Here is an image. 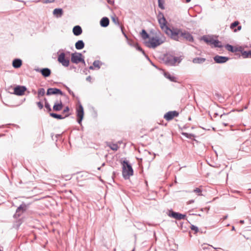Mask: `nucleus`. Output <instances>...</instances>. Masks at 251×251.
<instances>
[{"label": "nucleus", "mask_w": 251, "mask_h": 251, "mask_svg": "<svg viewBox=\"0 0 251 251\" xmlns=\"http://www.w3.org/2000/svg\"><path fill=\"white\" fill-rule=\"evenodd\" d=\"M188 120H189V121H191V117H189Z\"/></svg>", "instance_id": "60"}, {"label": "nucleus", "mask_w": 251, "mask_h": 251, "mask_svg": "<svg viewBox=\"0 0 251 251\" xmlns=\"http://www.w3.org/2000/svg\"><path fill=\"white\" fill-rule=\"evenodd\" d=\"M45 90L43 88H40L38 91V97L43 96L45 95Z\"/></svg>", "instance_id": "36"}, {"label": "nucleus", "mask_w": 251, "mask_h": 251, "mask_svg": "<svg viewBox=\"0 0 251 251\" xmlns=\"http://www.w3.org/2000/svg\"><path fill=\"white\" fill-rule=\"evenodd\" d=\"M218 115H219V114H218V113H217V112H216V113H214V117H216Z\"/></svg>", "instance_id": "52"}, {"label": "nucleus", "mask_w": 251, "mask_h": 251, "mask_svg": "<svg viewBox=\"0 0 251 251\" xmlns=\"http://www.w3.org/2000/svg\"><path fill=\"white\" fill-rule=\"evenodd\" d=\"M136 50L142 52V53L149 59L150 60L148 56L146 55V53L145 52L144 50L142 49V48L138 45V44H136L135 46Z\"/></svg>", "instance_id": "32"}, {"label": "nucleus", "mask_w": 251, "mask_h": 251, "mask_svg": "<svg viewBox=\"0 0 251 251\" xmlns=\"http://www.w3.org/2000/svg\"><path fill=\"white\" fill-rule=\"evenodd\" d=\"M53 14L54 15L56 16L57 17H61L63 14V10L61 8H56L54 9L53 11Z\"/></svg>", "instance_id": "27"}, {"label": "nucleus", "mask_w": 251, "mask_h": 251, "mask_svg": "<svg viewBox=\"0 0 251 251\" xmlns=\"http://www.w3.org/2000/svg\"><path fill=\"white\" fill-rule=\"evenodd\" d=\"M213 59L216 63L222 64L226 62L229 59V58L226 56L216 55L214 57Z\"/></svg>", "instance_id": "13"}, {"label": "nucleus", "mask_w": 251, "mask_h": 251, "mask_svg": "<svg viewBox=\"0 0 251 251\" xmlns=\"http://www.w3.org/2000/svg\"><path fill=\"white\" fill-rule=\"evenodd\" d=\"M37 106H38V107H39L40 109H42V108H43V103H42L41 102H40V101L37 102Z\"/></svg>", "instance_id": "43"}, {"label": "nucleus", "mask_w": 251, "mask_h": 251, "mask_svg": "<svg viewBox=\"0 0 251 251\" xmlns=\"http://www.w3.org/2000/svg\"><path fill=\"white\" fill-rule=\"evenodd\" d=\"M240 223H241V224H243L244 223V221L243 220H241L240 221Z\"/></svg>", "instance_id": "54"}, {"label": "nucleus", "mask_w": 251, "mask_h": 251, "mask_svg": "<svg viewBox=\"0 0 251 251\" xmlns=\"http://www.w3.org/2000/svg\"><path fill=\"white\" fill-rule=\"evenodd\" d=\"M227 215H226L223 217L222 219H223V220H225L226 219H227Z\"/></svg>", "instance_id": "51"}, {"label": "nucleus", "mask_w": 251, "mask_h": 251, "mask_svg": "<svg viewBox=\"0 0 251 251\" xmlns=\"http://www.w3.org/2000/svg\"><path fill=\"white\" fill-rule=\"evenodd\" d=\"M90 69H92V67H91H91H90Z\"/></svg>", "instance_id": "63"}, {"label": "nucleus", "mask_w": 251, "mask_h": 251, "mask_svg": "<svg viewBox=\"0 0 251 251\" xmlns=\"http://www.w3.org/2000/svg\"><path fill=\"white\" fill-rule=\"evenodd\" d=\"M182 134L188 139H192V137H194L195 136L193 134L188 133L186 132H182Z\"/></svg>", "instance_id": "34"}, {"label": "nucleus", "mask_w": 251, "mask_h": 251, "mask_svg": "<svg viewBox=\"0 0 251 251\" xmlns=\"http://www.w3.org/2000/svg\"><path fill=\"white\" fill-rule=\"evenodd\" d=\"M239 151L246 153H251V138L246 140L240 145Z\"/></svg>", "instance_id": "5"}, {"label": "nucleus", "mask_w": 251, "mask_h": 251, "mask_svg": "<svg viewBox=\"0 0 251 251\" xmlns=\"http://www.w3.org/2000/svg\"><path fill=\"white\" fill-rule=\"evenodd\" d=\"M63 108V104L61 101L60 102L55 103L53 107V109L54 111H58L61 110Z\"/></svg>", "instance_id": "25"}, {"label": "nucleus", "mask_w": 251, "mask_h": 251, "mask_svg": "<svg viewBox=\"0 0 251 251\" xmlns=\"http://www.w3.org/2000/svg\"><path fill=\"white\" fill-rule=\"evenodd\" d=\"M26 88L24 86H17L14 89V94L18 96H22L24 95Z\"/></svg>", "instance_id": "12"}, {"label": "nucleus", "mask_w": 251, "mask_h": 251, "mask_svg": "<svg viewBox=\"0 0 251 251\" xmlns=\"http://www.w3.org/2000/svg\"><path fill=\"white\" fill-rule=\"evenodd\" d=\"M231 230H235V227L234 226H232Z\"/></svg>", "instance_id": "55"}, {"label": "nucleus", "mask_w": 251, "mask_h": 251, "mask_svg": "<svg viewBox=\"0 0 251 251\" xmlns=\"http://www.w3.org/2000/svg\"><path fill=\"white\" fill-rule=\"evenodd\" d=\"M107 2L109 4L113 5L114 3V0H107Z\"/></svg>", "instance_id": "45"}, {"label": "nucleus", "mask_w": 251, "mask_h": 251, "mask_svg": "<svg viewBox=\"0 0 251 251\" xmlns=\"http://www.w3.org/2000/svg\"><path fill=\"white\" fill-rule=\"evenodd\" d=\"M241 53L244 58H251V50H244L242 48Z\"/></svg>", "instance_id": "19"}, {"label": "nucleus", "mask_w": 251, "mask_h": 251, "mask_svg": "<svg viewBox=\"0 0 251 251\" xmlns=\"http://www.w3.org/2000/svg\"><path fill=\"white\" fill-rule=\"evenodd\" d=\"M223 124L225 126H227L228 124L227 123H223Z\"/></svg>", "instance_id": "53"}, {"label": "nucleus", "mask_w": 251, "mask_h": 251, "mask_svg": "<svg viewBox=\"0 0 251 251\" xmlns=\"http://www.w3.org/2000/svg\"><path fill=\"white\" fill-rule=\"evenodd\" d=\"M138 160H140V161H142V158H137Z\"/></svg>", "instance_id": "59"}, {"label": "nucleus", "mask_w": 251, "mask_h": 251, "mask_svg": "<svg viewBox=\"0 0 251 251\" xmlns=\"http://www.w3.org/2000/svg\"><path fill=\"white\" fill-rule=\"evenodd\" d=\"M69 111V108L68 107H66L63 110V113L65 114V116L64 117H67L70 115Z\"/></svg>", "instance_id": "41"}, {"label": "nucleus", "mask_w": 251, "mask_h": 251, "mask_svg": "<svg viewBox=\"0 0 251 251\" xmlns=\"http://www.w3.org/2000/svg\"><path fill=\"white\" fill-rule=\"evenodd\" d=\"M22 64V61L21 59H16L13 60L12 65L15 68H20Z\"/></svg>", "instance_id": "22"}, {"label": "nucleus", "mask_w": 251, "mask_h": 251, "mask_svg": "<svg viewBox=\"0 0 251 251\" xmlns=\"http://www.w3.org/2000/svg\"><path fill=\"white\" fill-rule=\"evenodd\" d=\"M215 96L218 98H220V97L221 96V95L219 93H216Z\"/></svg>", "instance_id": "50"}, {"label": "nucleus", "mask_w": 251, "mask_h": 251, "mask_svg": "<svg viewBox=\"0 0 251 251\" xmlns=\"http://www.w3.org/2000/svg\"><path fill=\"white\" fill-rule=\"evenodd\" d=\"M163 61L168 66H174L177 62L180 63L181 60H179L178 57L174 56L170 54H166L164 55Z\"/></svg>", "instance_id": "4"}, {"label": "nucleus", "mask_w": 251, "mask_h": 251, "mask_svg": "<svg viewBox=\"0 0 251 251\" xmlns=\"http://www.w3.org/2000/svg\"><path fill=\"white\" fill-rule=\"evenodd\" d=\"M165 40V38L164 37L163 38L150 37L149 41L145 42V44L149 48L154 49L163 44Z\"/></svg>", "instance_id": "3"}, {"label": "nucleus", "mask_w": 251, "mask_h": 251, "mask_svg": "<svg viewBox=\"0 0 251 251\" xmlns=\"http://www.w3.org/2000/svg\"><path fill=\"white\" fill-rule=\"evenodd\" d=\"M225 48L229 51L234 53L237 51L241 52L242 51V47H240L239 48H237L236 47L233 46L230 44H226L225 46Z\"/></svg>", "instance_id": "14"}, {"label": "nucleus", "mask_w": 251, "mask_h": 251, "mask_svg": "<svg viewBox=\"0 0 251 251\" xmlns=\"http://www.w3.org/2000/svg\"><path fill=\"white\" fill-rule=\"evenodd\" d=\"M73 32L75 35L79 36L82 33V30L79 25H76L74 27Z\"/></svg>", "instance_id": "18"}, {"label": "nucleus", "mask_w": 251, "mask_h": 251, "mask_svg": "<svg viewBox=\"0 0 251 251\" xmlns=\"http://www.w3.org/2000/svg\"><path fill=\"white\" fill-rule=\"evenodd\" d=\"M169 216L178 220L184 219L186 217L185 214H183L178 212H175L173 210L170 212Z\"/></svg>", "instance_id": "11"}, {"label": "nucleus", "mask_w": 251, "mask_h": 251, "mask_svg": "<svg viewBox=\"0 0 251 251\" xmlns=\"http://www.w3.org/2000/svg\"><path fill=\"white\" fill-rule=\"evenodd\" d=\"M194 200H191L190 201H188V204H191V203H194Z\"/></svg>", "instance_id": "48"}, {"label": "nucleus", "mask_w": 251, "mask_h": 251, "mask_svg": "<svg viewBox=\"0 0 251 251\" xmlns=\"http://www.w3.org/2000/svg\"><path fill=\"white\" fill-rule=\"evenodd\" d=\"M164 75L165 77L169 79L172 82H176L177 81L176 78L175 76L171 75L169 72H165L164 73Z\"/></svg>", "instance_id": "21"}, {"label": "nucleus", "mask_w": 251, "mask_h": 251, "mask_svg": "<svg viewBox=\"0 0 251 251\" xmlns=\"http://www.w3.org/2000/svg\"><path fill=\"white\" fill-rule=\"evenodd\" d=\"M202 186H201L200 187L198 188H196L195 189L193 190L192 191L194 193H197L198 196H202V189H201Z\"/></svg>", "instance_id": "30"}, {"label": "nucleus", "mask_w": 251, "mask_h": 251, "mask_svg": "<svg viewBox=\"0 0 251 251\" xmlns=\"http://www.w3.org/2000/svg\"><path fill=\"white\" fill-rule=\"evenodd\" d=\"M76 113L77 122L79 124H81V121L83 119L84 116L83 108L81 105H79L76 108Z\"/></svg>", "instance_id": "10"}, {"label": "nucleus", "mask_w": 251, "mask_h": 251, "mask_svg": "<svg viewBox=\"0 0 251 251\" xmlns=\"http://www.w3.org/2000/svg\"><path fill=\"white\" fill-rule=\"evenodd\" d=\"M213 44L215 48H222L223 46L221 44V42L218 40L215 39L213 40Z\"/></svg>", "instance_id": "31"}, {"label": "nucleus", "mask_w": 251, "mask_h": 251, "mask_svg": "<svg viewBox=\"0 0 251 251\" xmlns=\"http://www.w3.org/2000/svg\"><path fill=\"white\" fill-rule=\"evenodd\" d=\"M25 206L21 205L20 206H19L16 212L18 213V212H21L22 213H23L24 211H25Z\"/></svg>", "instance_id": "39"}, {"label": "nucleus", "mask_w": 251, "mask_h": 251, "mask_svg": "<svg viewBox=\"0 0 251 251\" xmlns=\"http://www.w3.org/2000/svg\"><path fill=\"white\" fill-rule=\"evenodd\" d=\"M121 30H122V32H123V33L124 34L126 38H127V36H126V35L125 33V32H124V31H123V27L121 26Z\"/></svg>", "instance_id": "49"}, {"label": "nucleus", "mask_w": 251, "mask_h": 251, "mask_svg": "<svg viewBox=\"0 0 251 251\" xmlns=\"http://www.w3.org/2000/svg\"><path fill=\"white\" fill-rule=\"evenodd\" d=\"M205 58L202 57H196L193 59V62L195 64H201L205 61Z\"/></svg>", "instance_id": "26"}, {"label": "nucleus", "mask_w": 251, "mask_h": 251, "mask_svg": "<svg viewBox=\"0 0 251 251\" xmlns=\"http://www.w3.org/2000/svg\"><path fill=\"white\" fill-rule=\"evenodd\" d=\"M75 47L76 49L81 50L84 48V44L82 40H79L75 43Z\"/></svg>", "instance_id": "28"}, {"label": "nucleus", "mask_w": 251, "mask_h": 251, "mask_svg": "<svg viewBox=\"0 0 251 251\" xmlns=\"http://www.w3.org/2000/svg\"><path fill=\"white\" fill-rule=\"evenodd\" d=\"M201 210L202 211H204L207 213L209 210V207H205L204 208H201Z\"/></svg>", "instance_id": "44"}, {"label": "nucleus", "mask_w": 251, "mask_h": 251, "mask_svg": "<svg viewBox=\"0 0 251 251\" xmlns=\"http://www.w3.org/2000/svg\"><path fill=\"white\" fill-rule=\"evenodd\" d=\"M193 215H198V216H201V215L200 214H193Z\"/></svg>", "instance_id": "58"}, {"label": "nucleus", "mask_w": 251, "mask_h": 251, "mask_svg": "<svg viewBox=\"0 0 251 251\" xmlns=\"http://www.w3.org/2000/svg\"><path fill=\"white\" fill-rule=\"evenodd\" d=\"M0 251H2L0 249Z\"/></svg>", "instance_id": "64"}, {"label": "nucleus", "mask_w": 251, "mask_h": 251, "mask_svg": "<svg viewBox=\"0 0 251 251\" xmlns=\"http://www.w3.org/2000/svg\"><path fill=\"white\" fill-rule=\"evenodd\" d=\"M112 22L116 25L119 26L120 22L119 21L118 18L116 16L112 17L111 18Z\"/></svg>", "instance_id": "35"}, {"label": "nucleus", "mask_w": 251, "mask_h": 251, "mask_svg": "<svg viewBox=\"0 0 251 251\" xmlns=\"http://www.w3.org/2000/svg\"><path fill=\"white\" fill-rule=\"evenodd\" d=\"M53 94L63 95L62 91L57 88H49L47 90V95H50Z\"/></svg>", "instance_id": "16"}, {"label": "nucleus", "mask_w": 251, "mask_h": 251, "mask_svg": "<svg viewBox=\"0 0 251 251\" xmlns=\"http://www.w3.org/2000/svg\"><path fill=\"white\" fill-rule=\"evenodd\" d=\"M158 6L161 9H164L165 7L164 6V0H158Z\"/></svg>", "instance_id": "37"}, {"label": "nucleus", "mask_w": 251, "mask_h": 251, "mask_svg": "<svg viewBox=\"0 0 251 251\" xmlns=\"http://www.w3.org/2000/svg\"><path fill=\"white\" fill-rule=\"evenodd\" d=\"M181 41L185 40L189 42H193L194 41L192 35L188 31L183 29L182 33H181Z\"/></svg>", "instance_id": "6"}, {"label": "nucleus", "mask_w": 251, "mask_h": 251, "mask_svg": "<svg viewBox=\"0 0 251 251\" xmlns=\"http://www.w3.org/2000/svg\"><path fill=\"white\" fill-rule=\"evenodd\" d=\"M230 113H228L227 114H226V113H223L220 116V117L222 118H223V117L225 116H227V115H228Z\"/></svg>", "instance_id": "47"}, {"label": "nucleus", "mask_w": 251, "mask_h": 251, "mask_svg": "<svg viewBox=\"0 0 251 251\" xmlns=\"http://www.w3.org/2000/svg\"><path fill=\"white\" fill-rule=\"evenodd\" d=\"M109 20L106 17H102L100 22V25L102 27H106L109 25Z\"/></svg>", "instance_id": "17"}, {"label": "nucleus", "mask_w": 251, "mask_h": 251, "mask_svg": "<svg viewBox=\"0 0 251 251\" xmlns=\"http://www.w3.org/2000/svg\"><path fill=\"white\" fill-rule=\"evenodd\" d=\"M152 65L154 67H155L156 68H157V66H155L154 64H153L152 63H151Z\"/></svg>", "instance_id": "56"}, {"label": "nucleus", "mask_w": 251, "mask_h": 251, "mask_svg": "<svg viewBox=\"0 0 251 251\" xmlns=\"http://www.w3.org/2000/svg\"><path fill=\"white\" fill-rule=\"evenodd\" d=\"M201 40L204 41L207 44L212 45L213 43V40L215 39L212 37L208 38L206 36L204 35L201 37Z\"/></svg>", "instance_id": "20"}, {"label": "nucleus", "mask_w": 251, "mask_h": 251, "mask_svg": "<svg viewBox=\"0 0 251 251\" xmlns=\"http://www.w3.org/2000/svg\"><path fill=\"white\" fill-rule=\"evenodd\" d=\"M82 54L80 53H73L71 55V61L74 63H78L83 61Z\"/></svg>", "instance_id": "8"}, {"label": "nucleus", "mask_w": 251, "mask_h": 251, "mask_svg": "<svg viewBox=\"0 0 251 251\" xmlns=\"http://www.w3.org/2000/svg\"><path fill=\"white\" fill-rule=\"evenodd\" d=\"M185 0L187 3H188L191 1V0Z\"/></svg>", "instance_id": "57"}, {"label": "nucleus", "mask_w": 251, "mask_h": 251, "mask_svg": "<svg viewBox=\"0 0 251 251\" xmlns=\"http://www.w3.org/2000/svg\"><path fill=\"white\" fill-rule=\"evenodd\" d=\"M58 61L59 63L65 67H68L69 65V60L65 57L64 53H60L58 57Z\"/></svg>", "instance_id": "7"}, {"label": "nucleus", "mask_w": 251, "mask_h": 251, "mask_svg": "<svg viewBox=\"0 0 251 251\" xmlns=\"http://www.w3.org/2000/svg\"><path fill=\"white\" fill-rule=\"evenodd\" d=\"M102 64L103 63L100 61L99 60H95V68L99 69L100 67V66H101Z\"/></svg>", "instance_id": "38"}, {"label": "nucleus", "mask_w": 251, "mask_h": 251, "mask_svg": "<svg viewBox=\"0 0 251 251\" xmlns=\"http://www.w3.org/2000/svg\"><path fill=\"white\" fill-rule=\"evenodd\" d=\"M179 113L176 111H170L164 115V118L167 121L172 120L174 117H177Z\"/></svg>", "instance_id": "9"}, {"label": "nucleus", "mask_w": 251, "mask_h": 251, "mask_svg": "<svg viewBox=\"0 0 251 251\" xmlns=\"http://www.w3.org/2000/svg\"><path fill=\"white\" fill-rule=\"evenodd\" d=\"M157 19L161 29L163 30L168 36L175 41H181L180 35L181 33H182V29L177 27H173L172 29L170 28L167 25V21L163 13L161 12H159Z\"/></svg>", "instance_id": "1"}, {"label": "nucleus", "mask_w": 251, "mask_h": 251, "mask_svg": "<svg viewBox=\"0 0 251 251\" xmlns=\"http://www.w3.org/2000/svg\"><path fill=\"white\" fill-rule=\"evenodd\" d=\"M44 100L45 101V107L49 111H51V108H50V105L49 103L47 101V99L46 98H45L44 99Z\"/></svg>", "instance_id": "40"}, {"label": "nucleus", "mask_w": 251, "mask_h": 251, "mask_svg": "<svg viewBox=\"0 0 251 251\" xmlns=\"http://www.w3.org/2000/svg\"><path fill=\"white\" fill-rule=\"evenodd\" d=\"M50 116L54 118H56V119H62L64 118L61 115H58V114L53 113H50Z\"/></svg>", "instance_id": "33"}, {"label": "nucleus", "mask_w": 251, "mask_h": 251, "mask_svg": "<svg viewBox=\"0 0 251 251\" xmlns=\"http://www.w3.org/2000/svg\"><path fill=\"white\" fill-rule=\"evenodd\" d=\"M106 145L112 151H116L119 149V146L117 144L113 143L111 142H107Z\"/></svg>", "instance_id": "23"}, {"label": "nucleus", "mask_w": 251, "mask_h": 251, "mask_svg": "<svg viewBox=\"0 0 251 251\" xmlns=\"http://www.w3.org/2000/svg\"><path fill=\"white\" fill-rule=\"evenodd\" d=\"M239 22L238 21H234L230 24V28L234 32L239 31L241 29V25H239Z\"/></svg>", "instance_id": "15"}, {"label": "nucleus", "mask_w": 251, "mask_h": 251, "mask_svg": "<svg viewBox=\"0 0 251 251\" xmlns=\"http://www.w3.org/2000/svg\"><path fill=\"white\" fill-rule=\"evenodd\" d=\"M104 165H105V163H103L102 164V166H104Z\"/></svg>", "instance_id": "62"}, {"label": "nucleus", "mask_w": 251, "mask_h": 251, "mask_svg": "<svg viewBox=\"0 0 251 251\" xmlns=\"http://www.w3.org/2000/svg\"><path fill=\"white\" fill-rule=\"evenodd\" d=\"M100 168H101V167H98V170H100Z\"/></svg>", "instance_id": "61"}, {"label": "nucleus", "mask_w": 251, "mask_h": 251, "mask_svg": "<svg viewBox=\"0 0 251 251\" xmlns=\"http://www.w3.org/2000/svg\"><path fill=\"white\" fill-rule=\"evenodd\" d=\"M190 228H191V229L192 230H193V231H195V233H197V232H198V231H199V228H198V227L197 226H194V225H191Z\"/></svg>", "instance_id": "42"}, {"label": "nucleus", "mask_w": 251, "mask_h": 251, "mask_svg": "<svg viewBox=\"0 0 251 251\" xmlns=\"http://www.w3.org/2000/svg\"><path fill=\"white\" fill-rule=\"evenodd\" d=\"M141 35L142 38L143 39H147L148 38L150 39L149 34L147 33V32L146 31L145 29H143L142 30L141 32Z\"/></svg>", "instance_id": "29"}, {"label": "nucleus", "mask_w": 251, "mask_h": 251, "mask_svg": "<svg viewBox=\"0 0 251 251\" xmlns=\"http://www.w3.org/2000/svg\"><path fill=\"white\" fill-rule=\"evenodd\" d=\"M122 164V175L126 180L128 179L129 177L133 175V170L131 164L127 160H124Z\"/></svg>", "instance_id": "2"}, {"label": "nucleus", "mask_w": 251, "mask_h": 251, "mask_svg": "<svg viewBox=\"0 0 251 251\" xmlns=\"http://www.w3.org/2000/svg\"><path fill=\"white\" fill-rule=\"evenodd\" d=\"M54 1V0H45V2L46 3L53 2Z\"/></svg>", "instance_id": "46"}, {"label": "nucleus", "mask_w": 251, "mask_h": 251, "mask_svg": "<svg viewBox=\"0 0 251 251\" xmlns=\"http://www.w3.org/2000/svg\"><path fill=\"white\" fill-rule=\"evenodd\" d=\"M42 75L45 77L49 76L51 74L50 70L48 68H44L41 70Z\"/></svg>", "instance_id": "24"}]
</instances>
